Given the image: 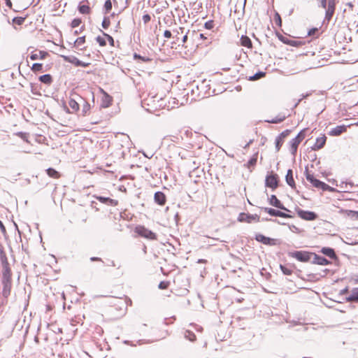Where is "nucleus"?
I'll return each mask as SVG.
<instances>
[{
    "label": "nucleus",
    "instance_id": "18",
    "mask_svg": "<svg viewBox=\"0 0 358 358\" xmlns=\"http://www.w3.org/2000/svg\"><path fill=\"white\" fill-rule=\"evenodd\" d=\"M154 201L157 204L164 206L166 202V196L164 192L157 191L154 194Z\"/></svg>",
    "mask_w": 358,
    "mask_h": 358
},
{
    "label": "nucleus",
    "instance_id": "8",
    "mask_svg": "<svg viewBox=\"0 0 358 358\" xmlns=\"http://www.w3.org/2000/svg\"><path fill=\"white\" fill-rule=\"evenodd\" d=\"M255 240L266 245H276L280 244V241L275 238L266 237L261 234L255 235Z\"/></svg>",
    "mask_w": 358,
    "mask_h": 358
},
{
    "label": "nucleus",
    "instance_id": "38",
    "mask_svg": "<svg viewBox=\"0 0 358 358\" xmlns=\"http://www.w3.org/2000/svg\"><path fill=\"white\" fill-rule=\"evenodd\" d=\"M31 69L34 72L43 71V65L41 63H34Z\"/></svg>",
    "mask_w": 358,
    "mask_h": 358
},
{
    "label": "nucleus",
    "instance_id": "29",
    "mask_svg": "<svg viewBox=\"0 0 358 358\" xmlns=\"http://www.w3.org/2000/svg\"><path fill=\"white\" fill-rule=\"evenodd\" d=\"M48 55V53L47 52L41 50L38 54L32 52L30 55V59L31 60H36L38 59H44Z\"/></svg>",
    "mask_w": 358,
    "mask_h": 358
},
{
    "label": "nucleus",
    "instance_id": "10",
    "mask_svg": "<svg viewBox=\"0 0 358 358\" xmlns=\"http://www.w3.org/2000/svg\"><path fill=\"white\" fill-rule=\"evenodd\" d=\"M276 36L284 44L289 45L293 47H299L303 44L301 41L291 40L278 32L276 33Z\"/></svg>",
    "mask_w": 358,
    "mask_h": 358
},
{
    "label": "nucleus",
    "instance_id": "57",
    "mask_svg": "<svg viewBox=\"0 0 358 358\" xmlns=\"http://www.w3.org/2000/svg\"><path fill=\"white\" fill-rule=\"evenodd\" d=\"M317 31H318L317 28H312V29H310L308 31V36H313V35H315V34L316 32H317Z\"/></svg>",
    "mask_w": 358,
    "mask_h": 358
},
{
    "label": "nucleus",
    "instance_id": "6",
    "mask_svg": "<svg viewBox=\"0 0 358 358\" xmlns=\"http://www.w3.org/2000/svg\"><path fill=\"white\" fill-rule=\"evenodd\" d=\"M296 212L298 216L304 220L313 221L317 218V215L313 211L304 210L299 208H296Z\"/></svg>",
    "mask_w": 358,
    "mask_h": 358
},
{
    "label": "nucleus",
    "instance_id": "24",
    "mask_svg": "<svg viewBox=\"0 0 358 358\" xmlns=\"http://www.w3.org/2000/svg\"><path fill=\"white\" fill-rule=\"evenodd\" d=\"M327 7L326 8V12H325V17H324V22H327L329 23V21L331 20V19L332 18L334 14V12H335V10H336V7H334L332 6H327Z\"/></svg>",
    "mask_w": 358,
    "mask_h": 358
},
{
    "label": "nucleus",
    "instance_id": "26",
    "mask_svg": "<svg viewBox=\"0 0 358 358\" xmlns=\"http://www.w3.org/2000/svg\"><path fill=\"white\" fill-rule=\"evenodd\" d=\"M69 106L72 110H71V113H74L79 110L80 103L79 100L77 101L73 98H70V99L69 101Z\"/></svg>",
    "mask_w": 358,
    "mask_h": 358
},
{
    "label": "nucleus",
    "instance_id": "28",
    "mask_svg": "<svg viewBox=\"0 0 358 358\" xmlns=\"http://www.w3.org/2000/svg\"><path fill=\"white\" fill-rule=\"evenodd\" d=\"M40 82L47 85H50L53 81L52 77L50 74H44L38 78Z\"/></svg>",
    "mask_w": 358,
    "mask_h": 358
},
{
    "label": "nucleus",
    "instance_id": "42",
    "mask_svg": "<svg viewBox=\"0 0 358 358\" xmlns=\"http://www.w3.org/2000/svg\"><path fill=\"white\" fill-rule=\"evenodd\" d=\"M25 19H26V17H13L12 21H13V23H14V24L21 25L24 22Z\"/></svg>",
    "mask_w": 358,
    "mask_h": 358
},
{
    "label": "nucleus",
    "instance_id": "37",
    "mask_svg": "<svg viewBox=\"0 0 358 358\" xmlns=\"http://www.w3.org/2000/svg\"><path fill=\"white\" fill-rule=\"evenodd\" d=\"M318 274L316 273H309L307 274L306 280L310 282H315L320 280L321 277H324V275L318 276Z\"/></svg>",
    "mask_w": 358,
    "mask_h": 358
},
{
    "label": "nucleus",
    "instance_id": "32",
    "mask_svg": "<svg viewBox=\"0 0 358 358\" xmlns=\"http://www.w3.org/2000/svg\"><path fill=\"white\" fill-rule=\"evenodd\" d=\"M261 209L264 210L265 213H267L271 216L273 217H279L280 210H276L272 208H268V207H261Z\"/></svg>",
    "mask_w": 358,
    "mask_h": 358
},
{
    "label": "nucleus",
    "instance_id": "25",
    "mask_svg": "<svg viewBox=\"0 0 358 358\" xmlns=\"http://www.w3.org/2000/svg\"><path fill=\"white\" fill-rule=\"evenodd\" d=\"M112 101V97L106 92H104V94L101 99V107L103 108L109 107L111 105Z\"/></svg>",
    "mask_w": 358,
    "mask_h": 358
},
{
    "label": "nucleus",
    "instance_id": "55",
    "mask_svg": "<svg viewBox=\"0 0 358 358\" xmlns=\"http://www.w3.org/2000/svg\"><path fill=\"white\" fill-rule=\"evenodd\" d=\"M62 108L66 113H71V111L70 110L69 108L66 106V102H62Z\"/></svg>",
    "mask_w": 358,
    "mask_h": 358
},
{
    "label": "nucleus",
    "instance_id": "1",
    "mask_svg": "<svg viewBox=\"0 0 358 358\" xmlns=\"http://www.w3.org/2000/svg\"><path fill=\"white\" fill-rule=\"evenodd\" d=\"M0 259L2 266L1 279L12 278V271L3 247H0Z\"/></svg>",
    "mask_w": 358,
    "mask_h": 358
},
{
    "label": "nucleus",
    "instance_id": "62",
    "mask_svg": "<svg viewBox=\"0 0 358 358\" xmlns=\"http://www.w3.org/2000/svg\"><path fill=\"white\" fill-rule=\"evenodd\" d=\"M327 6H332L334 7H336V0H328Z\"/></svg>",
    "mask_w": 358,
    "mask_h": 358
},
{
    "label": "nucleus",
    "instance_id": "64",
    "mask_svg": "<svg viewBox=\"0 0 358 358\" xmlns=\"http://www.w3.org/2000/svg\"><path fill=\"white\" fill-rule=\"evenodd\" d=\"M348 215H356V217L358 219V211L349 210Z\"/></svg>",
    "mask_w": 358,
    "mask_h": 358
},
{
    "label": "nucleus",
    "instance_id": "43",
    "mask_svg": "<svg viewBox=\"0 0 358 358\" xmlns=\"http://www.w3.org/2000/svg\"><path fill=\"white\" fill-rule=\"evenodd\" d=\"M100 31L102 33L103 36H104L107 38V40L109 42V44L111 46H114L115 41H114L113 38L110 35L108 34L107 33L104 32L102 30H100Z\"/></svg>",
    "mask_w": 358,
    "mask_h": 358
},
{
    "label": "nucleus",
    "instance_id": "63",
    "mask_svg": "<svg viewBox=\"0 0 358 358\" xmlns=\"http://www.w3.org/2000/svg\"><path fill=\"white\" fill-rule=\"evenodd\" d=\"M85 29V26H82L79 30H76L74 31V35H78L80 33H81L83 30Z\"/></svg>",
    "mask_w": 358,
    "mask_h": 358
},
{
    "label": "nucleus",
    "instance_id": "23",
    "mask_svg": "<svg viewBox=\"0 0 358 358\" xmlns=\"http://www.w3.org/2000/svg\"><path fill=\"white\" fill-rule=\"evenodd\" d=\"M285 180L287 184L292 189H296V184L293 178V171L292 169H288L285 176Z\"/></svg>",
    "mask_w": 358,
    "mask_h": 358
},
{
    "label": "nucleus",
    "instance_id": "59",
    "mask_svg": "<svg viewBox=\"0 0 358 358\" xmlns=\"http://www.w3.org/2000/svg\"><path fill=\"white\" fill-rule=\"evenodd\" d=\"M0 230L2 232V234H3L4 235L6 234V227L1 220H0Z\"/></svg>",
    "mask_w": 358,
    "mask_h": 358
},
{
    "label": "nucleus",
    "instance_id": "39",
    "mask_svg": "<svg viewBox=\"0 0 358 358\" xmlns=\"http://www.w3.org/2000/svg\"><path fill=\"white\" fill-rule=\"evenodd\" d=\"M266 75L265 72L263 71H258L255 74H254L252 76H250L249 80H257L260 79L261 78L264 77Z\"/></svg>",
    "mask_w": 358,
    "mask_h": 358
},
{
    "label": "nucleus",
    "instance_id": "4",
    "mask_svg": "<svg viewBox=\"0 0 358 358\" xmlns=\"http://www.w3.org/2000/svg\"><path fill=\"white\" fill-rule=\"evenodd\" d=\"M135 233H136L139 236L149 239V240H156L157 236L156 234L152 231L151 230L147 229L143 225H137L134 229Z\"/></svg>",
    "mask_w": 358,
    "mask_h": 358
},
{
    "label": "nucleus",
    "instance_id": "50",
    "mask_svg": "<svg viewBox=\"0 0 358 358\" xmlns=\"http://www.w3.org/2000/svg\"><path fill=\"white\" fill-rule=\"evenodd\" d=\"M214 27V22L213 20H208L205 22L204 27L207 29H211Z\"/></svg>",
    "mask_w": 358,
    "mask_h": 358
},
{
    "label": "nucleus",
    "instance_id": "7",
    "mask_svg": "<svg viewBox=\"0 0 358 358\" xmlns=\"http://www.w3.org/2000/svg\"><path fill=\"white\" fill-rule=\"evenodd\" d=\"M237 220L240 222L252 223L253 221L258 222L260 220V217L257 214H249L245 213H239Z\"/></svg>",
    "mask_w": 358,
    "mask_h": 358
},
{
    "label": "nucleus",
    "instance_id": "48",
    "mask_svg": "<svg viewBox=\"0 0 358 358\" xmlns=\"http://www.w3.org/2000/svg\"><path fill=\"white\" fill-rule=\"evenodd\" d=\"M169 281H161L158 285V288L160 289H166L169 287Z\"/></svg>",
    "mask_w": 358,
    "mask_h": 358
},
{
    "label": "nucleus",
    "instance_id": "27",
    "mask_svg": "<svg viewBox=\"0 0 358 358\" xmlns=\"http://www.w3.org/2000/svg\"><path fill=\"white\" fill-rule=\"evenodd\" d=\"M85 1L88 3L87 0ZM85 2V1H82L78 6V10L81 14H89L91 11V8L88 4H82V3Z\"/></svg>",
    "mask_w": 358,
    "mask_h": 358
},
{
    "label": "nucleus",
    "instance_id": "9",
    "mask_svg": "<svg viewBox=\"0 0 358 358\" xmlns=\"http://www.w3.org/2000/svg\"><path fill=\"white\" fill-rule=\"evenodd\" d=\"M291 131V129H285L275 138V145L276 152H278L280 150L284 143V138L289 136Z\"/></svg>",
    "mask_w": 358,
    "mask_h": 358
},
{
    "label": "nucleus",
    "instance_id": "46",
    "mask_svg": "<svg viewBox=\"0 0 358 358\" xmlns=\"http://www.w3.org/2000/svg\"><path fill=\"white\" fill-rule=\"evenodd\" d=\"M274 21H275L276 25H278V27L282 26L281 17H280V14L277 12L275 13V15H274Z\"/></svg>",
    "mask_w": 358,
    "mask_h": 358
},
{
    "label": "nucleus",
    "instance_id": "51",
    "mask_svg": "<svg viewBox=\"0 0 358 358\" xmlns=\"http://www.w3.org/2000/svg\"><path fill=\"white\" fill-rule=\"evenodd\" d=\"M318 6L322 7V8H326L327 5V0H316Z\"/></svg>",
    "mask_w": 358,
    "mask_h": 358
},
{
    "label": "nucleus",
    "instance_id": "19",
    "mask_svg": "<svg viewBox=\"0 0 358 358\" xmlns=\"http://www.w3.org/2000/svg\"><path fill=\"white\" fill-rule=\"evenodd\" d=\"M327 141V137L324 134L322 135L321 137H318L316 138L315 144L311 147V149L313 150H318L322 148Z\"/></svg>",
    "mask_w": 358,
    "mask_h": 358
},
{
    "label": "nucleus",
    "instance_id": "30",
    "mask_svg": "<svg viewBox=\"0 0 358 358\" xmlns=\"http://www.w3.org/2000/svg\"><path fill=\"white\" fill-rule=\"evenodd\" d=\"M240 42L241 45L246 47L248 48H251L252 47V41L248 36L243 35L241 37Z\"/></svg>",
    "mask_w": 358,
    "mask_h": 358
},
{
    "label": "nucleus",
    "instance_id": "16",
    "mask_svg": "<svg viewBox=\"0 0 358 358\" xmlns=\"http://www.w3.org/2000/svg\"><path fill=\"white\" fill-rule=\"evenodd\" d=\"M347 126L343 124V125H338L334 128H332L328 133V134L331 136H338L341 134L347 131Z\"/></svg>",
    "mask_w": 358,
    "mask_h": 358
},
{
    "label": "nucleus",
    "instance_id": "3",
    "mask_svg": "<svg viewBox=\"0 0 358 358\" xmlns=\"http://www.w3.org/2000/svg\"><path fill=\"white\" fill-rule=\"evenodd\" d=\"M287 254L289 257L294 258L301 262H308L310 261L311 257L313 255V252L303 250L289 252Z\"/></svg>",
    "mask_w": 358,
    "mask_h": 358
},
{
    "label": "nucleus",
    "instance_id": "5",
    "mask_svg": "<svg viewBox=\"0 0 358 358\" xmlns=\"http://www.w3.org/2000/svg\"><path fill=\"white\" fill-rule=\"evenodd\" d=\"M279 185V178L276 173L267 174L265 178V186L275 190Z\"/></svg>",
    "mask_w": 358,
    "mask_h": 358
},
{
    "label": "nucleus",
    "instance_id": "54",
    "mask_svg": "<svg viewBox=\"0 0 358 358\" xmlns=\"http://www.w3.org/2000/svg\"><path fill=\"white\" fill-rule=\"evenodd\" d=\"M279 217H283V218H292L293 215H292L290 214H288V213H286L285 212L280 211Z\"/></svg>",
    "mask_w": 358,
    "mask_h": 358
},
{
    "label": "nucleus",
    "instance_id": "34",
    "mask_svg": "<svg viewBox=\"0 0 358 358\" xmlns=\"http://www.w3.org/2000/svg\"><path fill=\"white\" fill-rule=\"evenodd\" d=\"M46 173L48 175V176L53 178H58L60 176L59 173L53 168L47 169Z\"/></svg>",
    "mask_w": 358,
    "mask_h": 358
},
{
    "label": "nucleus",
    "instance_id": "22",
    "mask_svg": "<svg viewBox=\"0 0 358 358\" xmlns=\"http://www.w3.org/2000/svg\"><path fill=\"white\" fill-rule=\"evenodd\" d=\"M320 252L323 255L327 256L328 257H329L331 259L336 260L338 259V257L335 252V250L331 248L324 247L321 249Z\"/></svg>",
    "mask_w": 358,
    "mask_h": 358
},
{
    "label": "nucleus",
    "instance_id": "13",
    "mask_svg": "<svg viewBox=\"0 0 358 358\" xmlns=\"http://www.w3.org/2000/svg\"><path fill=\"white\" fill-rule=\"evenodd\" d=\"M1 283L3 285L2 294L3 296L7 298L10 294L12 286V278L1 279Z\"/></svg>",
    "mask_w": 358,
    "mask_h": 358
},
{
    "label": "nucleus",
    "instance_id": "35",
    "mask_svg": "<svg viewBox=\"0 0 358 358\" xmlns=\"http://www.w3.org/2000/svg\"><path fill=\"white\" fill-rule=\"evenodd\" d=\"M184 337L187 339V340H189V341H194L196 338V335L194 334V332H192V331H189V330H186L185 332H184Z\"/></svg>",
    "mask_w": 358,
    "mask_h": 358
},
{
    "label": "nucleus",
    "instance_id": "20",
    "mask_svg": "<svg viewBox=\"0 0 358 358\" xmlns=\"http://www.w3.org/2000/svg\"><path fill=\"white\" fill-rule=\"evenodd\" d=\"M96 199L101 203H104L110 206H116L118 204V201L110 199L109 197H105L102 196H96Z\"/></svg>",
    "mask_w": 358,
    "mask_h": 358
},
{
    "label": "nucleus",
    "instance_id": "40",
    "mask_svg": "<svg viewBox=\"0 0 358 358\" xmlns=\"http://www.w3.org/2000/svg\"><path fill=\"white\" fill-rule=\"evenodd\" d=\"M185 29L184 27H179L178 29L173 30V33H174L173 37L176 38V41H179L180 35L181 34H183V32L185 31Z\"/></svg>",
    "mask_w": 358,
    "mask_h": 358
},
{
    "label": "nucleus",
    "instance_id": "33",
    "mask_svg": "<svg viewBox=\"0 0 358 358\" xmlns=\"http://www.w3.org/2000/svg\"><path fill=\"white\" fill-rule=\"evenodd\" d=\"M286 117L287 116L285 115L279 114L271 120H266V122L271 124H278L283 122Z\"/></svg>",
    "mask_w": 358,
    "mask_h": 358
},
{
    "label": "nucleus",
    "instance_id": "41",
    "mask_svg": "<svg viewBox=\"0 0 358 358\" xmlns=\"http://www.w3.org/2000/svg\"><path fill=\"white\" fill-rule=\"evenodd\" d=\"M110 24V17L108 16H105L103 19V21H102V23H101V26L103 29H106L109 27Z\"/></svg>",
    "mask_w": 358,
    "mask_h": 358
},
{
    "label": "nucleus",
    "instance_id": "31",
    "mask_svg": "<svg viewBox=\"0 0 358 358\" xmlns=\"http://www.w3.org/2000/svg\"><path fill=\"white\" fill-rule=\"evenodd\" d=\"M346 301L348 302L358 301V287L352 289L351 294L346 297Z\"/></svg>",
    "mask_w": 358,
    "mask_h": 358
},
{
    "label": "nucleus",
    "instance_id": "49",
    "mask_svg": "<svg viewBox=\"0 0 358 358\" xmlns=\"http://www.w3.org/2000/svg\"><path fill=\"white\" fill-rule=\"evenodd\" d=\"M96 41L100 46L103 47V46L106 45V41L105 38H103V37H101L100 36H98L97 37H96Z\"/></svg>",
    "mask_w": 358,
    "mask_h": 358
},
{
    "label": "nucleus",
    "instance_id": "58",
    "mask_svg": "<svg viewBox=\"0 0 358 358\" xmlns=\"http://www.w3.org/2000/svg\"><path fill=\"white\" fill-rule=\"evenodd\" d=\"M164 36L166 38H170L172 36V33L169 30H165L164 32Z\"/></svg>",
    "mask_w": 358,
    "mask_h": 358
},
{
    "label": "nucleus",
    "instance_id": "53",
    "mask_svg": "<svg viewBox=\"0 0 358 358\" xmlns=\"http://www.w3.org/2000/svg\"><path fill=\"white\" fill-rule=\"evenodd\" d=\"M142 20H143L144 24H147L148 22H149L150 21L151 17L149 14H145L143 15Z\"/></svg>",
    "mask_w": 358,
    "mask_h": 358
},
{
    "label": "nucleus",
    "instance_id": "11",
    "mask_svg": "<svg viewBox=\"0 0 358 358\" xmlns=\"http://www.w3.org/2000/svg\"><path fill=\"white\" fill-rule=\"evenodd\" d=\"M268 203L270 205L278 208V209H280V210H282L285 212H290V210L287 208L282 203V202L277 198V196L274 194H272L269 198H268Z\"/></svg>",
    "mask_w": 358,
    "mask_h": 358
},
{
    "label": "nucleus",
    "instance_id": "12",
    "mask_svg": "<svg viewBox=\"0 0 358 358\" xmlns=\"http://www.w3.org/2000/svg\"><path fill=\"white\" fill-rule=\"evenodd\" d=\"M61 57L64 59V60L65 62L71 63V64H74L76 66L87 67L90 64L89 63H85V62L78 59L77 57H76L74 56L69 57V56L62 55Z\"/></svg>",
    "mask_w": 358,
    "mask_h": 358
},
{
    "label": "nucleus",
    "instance_id": "45",
    "mask_svg": "<svg viewBox=\"0 0 358 358\" xmlns=\"http://www.w3.org/2000/svg\"><path fill=\"white\" fill-rule=\"evenodd\" d=\"M82 23V20L80 18H74L71 23V27L72 28H76L78 27Z\"/></svg>",
    "mask_w": 358,
    "mask_h": 358
},
{
    "label": "nucleus",
    "instance_id": "14",
    "mask_svg": "<svg viewBox=\"0 0 358 358\" xmlns=\"http://www.w3.org/2000/svg\"><path fill=\"white\" fill-rule=\"evenodd\" d=\"M79 101L82 106L81 115L83 116L88 115L90 114V111L91 109L90 104L87 101V100L85 98L82 96H79Z\"/></svg>",
    "mask_w": 358,
    "mask_h": 358
},
{
    "label": "nucleus",
    "instance_id": "44",
    "mask_svg": "<svg viewBox=\"0 0 358 358\" xmlns=\"http://www.w3.org/2000/svg\"><path fill=\"white\" fill-rule=\"evenodd\" d=\"M85 43V36H83L81 37H78L76 41H75V45L77 46V47H79L82 45H83L84 43Z\"/></svg>",
    "mask_w": 358,
    "mask_h": 358
},
{
    "label": "nucleus",
    "instance_id": "61",
    "mask_svg": "<svg viewBox=\"0 0 358 358\" xmlns=\"http://www.w3.org/2000/svg\"><path fill=\"white\" fill-rule=\"evenodd\" d=\"M140 60H141L143 62H150L152 59L148 57L141 56V58L140 59Z\"/></svg>",
    "mask_w": 358,
    "mask_h": 358
},
{
    "label": "nucleus",
    "instance_id": "52",
    "mask_svg": "<svg viewBox=\"0 0 358 358\" xmlns=\"http://www.w3.org/2000/svg\"><path fill=\"white\" fill-rule=\"evenodd\" d=\"M263 220H265V221H271V222H275L278 224H281V225H286L287 224L285 223V222H280L279 220H278L277 219H271V218H264Z\"/></svg>",
    "mask_w": 358,
    "mask_h": 358
},
{
    "label": "nucleus",
    "instance_id": "47",
    "mask_svg": "<svg viewBox=\"0 0 358 358\" xmlns=\"http://www.w3.org/2000/svg\"><path fill=\"white\" fill-rule=\"evenodd\" d=\"M105 13H108L112 9V2L110 0H106L104 3Z\"/></svg>",
    "mask_w": 358,
    "mask_h": 358
},
{
    "label": "nucleus",
    "instance_id": "2",
    "mask_svg": "<svg viewBox=\"0 0 358 358\" xmlns=\"http://www.w3.org/2000/svg\"><path fill=\"white\" fill-rule=\"evenodd\" d=\"M308 128H305V129L301 130L298 133L296 136L290 141V142H289L290 143V151L293 155H296L299 145L305 138L306 132L308 131Z\"/></svg>",
    "mask_w": 358,
    "mask_h": 358
},
{
    "label": "nucleus",
    "instance_id": "36",
    "mask_svg": "<svg viewBox=\"0 0 358 358\" xmlns=\"http://www.w3.org/2000/svg\"><path fill=\"white\" fill-rule=\"evenodd\" d=\"M280 268L282 273L285 275H292L293 271L291 267H288L287 266L280 264Z\"/></svg>",
    "mask_w": 358,
    "mask_h": 358
},
{
    "label": "nucleus",
    "instance_id": "56",
    "mask_svg": "<svg viewBox=\"0 0 358 358\" xmlns=\"http://www.w3.org/2000/svg\"><path fill=\"white\" fill-rule=\"evenodd\" d=\"M189 32V30H188L185 34L182 36V45H184V44L187 42V38H188V34Z\"/></svg>",
    "mask_w": 358,
    "mask_h": 358
},
{
    "label": "nucleus",
    "instance_id": "60",
    "mask_svg": "<svg viewBox=\"0 0 358 358\" xmlns=\"http://www.w3.org/2000/svg\"><path fill=\"white\" fill-rule=\"evenodd\" d=\"M329 185L326 184L324 182H322L320 189H322V191H327L328 189Z\"/></svg>",
    "mask_w": 358,
    "mask_h": 358
},
{
    "label": "nucleus",
    "instance_id": "17",
    "mask_svg": "<svg viewBox=\"0 0 358 358\" xmlns=\"http://www.w3.org/2000/svg\"><path fill=\"white\" fill-rule=\"evenodd\" d=\"M313 256L314 257V258L311 262L312 264L322 265V266L329 265L331 264V262L329 260H328L327 259H326L325 257H324L322 256H320L315 253H313Z\"/></svg>",
    "mask_w": 358,
    "mask_h": 358
},
{
    "label": "nucleus",
    "instance_id": "21",
    "mask_svg": "<svg viewBox=\"0 0 358 358\" xmlns=\"http://www.w3.org/2000/svg\"><path fill=\"white\" fill-rule=\"evenodd\" d=\"M258 154V152H255L248 160V163L244 165L250 172L252 171L257 164Z\"/></svg>",
    "mask_w": 358,
    "mask_h": 358
},
{
    "label": "nucleus",
    "instance_id": "15",
    "mask_svg": "<svg viewBox=\"0 0 358 358\" xmlns=\"http://www.w3.org/2000/svg\"><path fill=\"white\" fill-rule=\"evenodd\" d=\"M305 174H306V180L308 182H310L313 185V187L320 189L321 183H322V181H321V180H320L318 179H316L313 174H310L308 171V168L307 167L306 168Z\"/></svg>",
    "mask_w": 358,
    "mask_h": 358
}]
</instances>
